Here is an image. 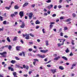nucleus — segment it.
I'll return each instance as SVG.
<instances>
[{
  "instance_id": "c85d7f7f",
  "label": "nucleus",
  "mask_w": 77,
  "mask_h": 77,
  "mask_svg": "<svg viewBox=\"0 0 77 77\" xmlns=\"http://www.w3.org/2000/svg\"><path fill=\"white\" fill-rule=\"evenodd\" d=\"M13 74L14 76L17 75V72H13Z\"/></svg>"
},
{
  "instance_id": "ddd939ff",
  "label": "nucleus",
  "mask_w": 77,
  "mask_h": 77,
  "mask_svg": "<svg viewBox=\"0 0 77 77\" xmlns=\"http://www.w3.org/2000/svg\"><path fill=\"white\" fill-rule=\"evenodd\" d=\"M59 69L61 70H63L64 68H63V67L62 66H60L59 67Z\"/></svg>"
},
{
  "instance_id": "0e129e2a",
  "label": "nucleus",
  "mask_w": 77,
  "mask_h": 77,
  "mask_svg": "<svg viewBox=\"0 0 77 77\" xmlns=\"http://www.w3.org/2000/svg\"><path fill=\"white\" fill-rule=\"evenodd\" d=\"M47 66L48 68H50V67H51V66L50 65H47Z\"/></svg>"
},
{
  "instance_id": "de8ad7c7",
  "label": "nucleus",
  "mask_w": 77,
  "mask_h": 77,
  "mask_svg": "<svg viewBox=\"0 0 77 77\" xmlns=\"http://www.w3.org/2000/svg\"><path fill=\"white\" fill-rule=\"evenodd\" d=\"M32 7V8H34L35 6V4H33L32 5H31Z\"/></svg>"
},
{
  "instance_id": "4468645a",
  "label": "nucleus",
  "mask_w": 77,
  "mask_h": 77,
  "mask_svg": "<svg viewBox=\"0 0 77 77\" xmlns=\"http://www.w3.org/2000/svg\"><path fill=\"white\" fill-rule=\"evenodd\" d=\"M15 62H16V61L15 60H12L11 61V63L13 64H14Z\"/></svg>"
},
{
  "instance_id": "7ed1b4c3",
  "label": "nucleus",
  "mask_w": 77,
  "mask_h": 77,
  "mask_svg": "<svg viewBox=\"0 0 77 77\" xmlns=\"http://www.w3.org/2000/svg\"><path fill=\"white\" fill-rule=\"evenodd\" d=\"M24 12L23 11H20L19 13V15L20 17V18H22L24 16Z\"/></svg>"
},
{
  "instance_id": "f257e3e1",
  "label": "nucleus",
  "mask_w": 77,
  "mask_h": 77,
  "mask_svg": "<svg viewBox=\"0 0 77 77\" xmlns=\"http://www.w3.org/2000/svg\"><path fill=\"white\" fill-rule=\"evenodd\" d=\"M23 37L26 36L25 37V39H29L30 38L29 37V34H23Z\"/></svg>"
},
{
  "instance_id": "052dcab7",
  "label": "nucleus",
  "mask_w": 77,
  "mask_h": 77,
  "mask_svg": "<svg viewBox=\"0 0 77 77\" xmlns=\"http://www.w3.org/2000/svg\"><path fill=\"white\" fill-rule=\"evenodd\" d=\"M3 28H0V31H3Z\"/></svg>"
},
{
  "instance_id": "13d9d810",
  "label": "nucleus",
  "mask_w": 77,
  "mask_h": 77,
  "mask_svg": "<svg viewBox=\"0 0 77 77\" xmlns=\"http://www.w3.org/2000/svg\"><path fill=\"white\" fill-rule=\"evenodd\" d=\"M43 49V48L42 47H40L39 48V50H42V49Z\"/></svg>"
},
{
  "instance_id": "69168bd1",
  "label": "nucleus",
  "mask_w": 77,
  "mask_h": 77,
  "mask_svg": "<svg viewBox=\"0 0 77 77\" xmlns=\"http://www.w3.org/2000/svg\"><path fill=\"white\" fill-rule=\"evenodd\" d=\"M23 76H24V77H27V76H28V75H27V74H26V75H24Z\"/></svg>"
},
{
  "instance_id": "ea45409f",
  "label": "nucleus",
  "mask_w": 77,
  "mask_h": 77,
  "mask_svg": "<svg viewBox=\"0 0 77 77\" xmlns=\"http://www.w3.org/2000/svg\"><path fill=\"white\" fill-rule=\"evenodd\" d=\"M63 32H60V36H63Z\"/></svg>"
},
{
  "instance_id": "3c124183",
  "label": "nucleus",
  "mask_w": 77,
  "mask_h": 77,
  "mask_svg": "<svg viewBox=\"0 0 77 77\" xmlns=\"http://www.w3.org/2000/svg\"><path fill=\"white\" fill-rule=\"evenodd\" d=\"M67 29H68V28H67V27H65L64 28V29L65 30H67Z\"/></svg>"
},
{
  "instance_id": "f8f14e48",
  "label": "nucleus",
  "mask_w": 77,
  "mask_h": 77,
  "mask_svg": "<svg viewBox=\"0 0 77 77\" xmlns=\"http://www.w3.org/2000/svg\"><path fill=\"white\" fill-rule=\"evenodd\" d=\"M62 57V59H64L65 60H68V58L66 57L65 56H63Z\"/></svg>"
},
{
  "instance_id": "4be33fe9",
  "label": "nucleus",
  "mask_w": 77,
  "mask_h": 77,
  "mask_svg": "<svg viewBox=\"0 0 77 77\" xmlns=\"http://www.w3.org/2000/svg\"><path fill=\"white\" fill-rule=\"evenodd\" d=\"M7 41H8V42H11V40H10V39L9 38V37H8L7 38Z\"/></svg>"
},
{
  "instance_id": "f3484780",
  "label": "nucleus",
  "mask_w": 77,
  "mask_h": 77,
  "mask_svg": "<svg viewBox=\"0 0 77 77\" xmlns=\"http://www.w3.org/2000/svg\"><path fill=\"white\" fill-rule=\"evenodd\" d=\"M23 56H25V54H24V52H22V53H21L19 54L20 56H22L23 55Z\"/></svg>"
},
{
  "instance_id": "1a4fd4ad",
  "label": "nucleus",
  "mask_w": 77,
  "mask_h": 77,
  "mask_svg": "<svg viewBox=\"0 0 77 77\" xmlns=\"http://www.w3.org/2000/svg\"><path fill=\"white\" fill-rule=\"evenodd\" d=\"M53 5H51L48 7V9H50L51 8H53Z\"/></svg>"
},
{
  "instance_id": "f03ea898",
  "label": "nucleus",
  "mask_w": 77,
  "mask_h": 77,
  "mask_svg": "<svg viewBox=\"0 0 77 77\" xmlns=\"http://www.w3.org/2000/svg\"><path fill=\"white\" fill-rule=\"evenodd\" d=\"M6 54H7V52L6 51L0 53V55H3L2 57H6Z\"/></svg>"
},
{
  "instance_id": "c756f323",
  "label": "nucleus",
  "mask_w": 77,
  "mask_h": 77,
  "mask_svg": "<svg viewBox=\"0 0 77 77\" xmlns=\"http://www.w3.org/2000/svg\"><path fill=\"white\" fill-rule=\"evenodd\" d=\"M57 45H58V47H60V46H61V45H62L61 44H60V43H58Z\"/></svg>"
},
{
  "instance_id": "f704fd0d",
  "label": "nucleus",
  "mask_w": 77,
  "mask_h": 77,
  "mask_svg": "<svg viewBox=\"0 0 77 77\" xmlns=\"http://www.w3.org/2000/svg\"><path fill=\"white\" fill-rule=\"evenodd\" d=\"M74 41L73 40H72V45H74V44H75L74 43Z\"/></svg>"
},
{
  "instance_id": "2f4dec72",
  "label": "nucleus",
  "mask_w": 77,
  "mask_h": 77,
  "mask_svg": "<svg viewBox=\"0 0 77 77\" xmlns=\"http://www.w3.org/2000/svg\"><path fill=\"white\" fill-rule=\"evenodd\" d=\"M29 35L30 36H32V37H34V35H33L32 33H30Z\"/></svg>"
},
{
  "instance_id": "412c9836",
  "label": "nucleus",
  "mask_w": 77,
  "mask_h": 77,
  "mask_svg": "<svg viewBox=\"0 0 77 77\" xmlns=\"http://www.w3.org/2000/svg\"><path fill=\"white\" fill-rule=\"evenodd\" d=\"M45 57V55L44 54L42 55H41V57H41V58H44V57Z\"/></svg>"
},
{
  "instance_id": "473e14b6",
  "label": "nucleus",
  "mask_w": 77,
  "mask_h": 77,
  "mask_svg": "<svg viewBox=\"0 0 77 77\" xmlns=\"http://www.w3.org/2000/svg\"><path fill=\"white\" fill-rule=\"evenodd\" d=\"M47 3H51V0H48V1H46Z\"/></svg>"
},
{
  "instance_id": "6ab92c4d",
  "label": "nucleus",
  "mask_w": 77,
  "mask_h": 77,
  "mask_svg": "<svg viewBox=\"0 0 77 77\" xmlns=\"http://www.w3.org/2000/svg\"><path fill=\"white\" fill-rule=\"evenodd\" d=\"M10 16H11V17H12V18H13V17H15V15L14 14H11Z\"/></svg>"
},
{
  "instance_id": "4d7b16f0",
  "label": "nucleus",
  "mask_w": 77,
  "mask_h": 77,
  "mask_svg": "<svg viewBox=\"0 0 77 77\" xmlns=\"http://www.w3.org/2000/svg\"><path fill=\"white\" fill-rule=\"evenodd\" d=\"M64 38H67L68 37L66 35H64Z\"/></svg>"
},
{
  "instance_id": "774afa93",
  "label": "nucleus",
  "mask_w": 77,
  "mask_h": 77,
  "mask_svg": "<svg viewBox=\"0 0 77 77\" xmlns=\"http://www.w3.org/2000/svg\"><path fill=\"white\" fill-rule=\"evenodd\" d=\"M5 42V40H2V42Z\"/></svg>"
},
{
  "instance_id": "bb28decb",
  "label": "nucleus",
  "mask_w": 77,
  "mask_h": 77,
  "mask_svg": "<svg viewBox=\"0 0 77 77\" xmlns=\"http://www.w3.org/2000/svg\"><path fill=\"white\" fill-rule=\"evenodd\" d=\"M15 58L16 60H20V58H18V57H15Z\"/></svg>"
},
{
  "instance_id": "79ce46f5",
  "label": "nucleus",
  "mask_w": 77,
  "mask_h": 77,
  "mask_svg": "<svg viewBox=\"0 0 77 77\" xmlns=\"http://www.w3.org/2000/svg\"><path fill=\"white\" fill-rule=\"evenodd\" d=\"M3 24H6V21H4L3 22Z\"/></svg>"
},
{
  "instance_id": "5701e85b",
  "label": "nucleus",
  "mask_w": 77,
  "mask_h": 77,
  "mask_svg": "<svg viewBox=\"0 0 77 77\" xmlns=\"http://www.w3.org/2000/svg\"><path fill=\"white\" fill-rule=\"evenodd\" d=\"M17 38H18V37H15L13 40V41H16L17 39Z\"/></svg>"
},
{
  "instance_id": "2eb2a0df",
  "label": "nucleus",
  "mask_w": 77,
  "mask_h": 77,
  "mask_svg": "<svg viewBox=\"0 0 77 77\" xmlns=\"http://www.w3.org/2000/svg\"><path fill=\"white\" fill-rule=\"evenodd\" d=\"M12 46L11 45H9L8 46V50H9L10 51H11V50L12 49Z\"/></svg>"
},
{
  "instance_id": "9b49d317",
  "label": "nucleus",
  "mask_w": 77,
  "mask_h": 77,
  "mask_svg": "<svg viewBox=\"0 0 77 77\" xmlns=\"http://www.w3.org/2000/svg\"><path fill=\"white\" fill-rule=\"evenodd\" d=\"M29 5V3H25V4L23 5V7H25L26 6H27V5Z\"/></svg>"
},
{
  "instance_id": "9d476101",
  "label": "nucleus",
  "mask_w": 77,
  "mask_h": 77,
  "mask_svg": "<svg viewBox=\"0 0 77 77\" xmlns=\"http://www.w3.org/2000/svg\"><path fill=\"white\" fill-rule=\"evenodd\" d=\"M8 69L9 70L11 69V71H14V69H13V68H12V67L11 66L8 67Z\"/></svg>"
},
{
  "instance_id": "5fc2aeb1",
  "label": "nucleus",
  "mask_w": 77,
  "mask_h": 77,
  "mask_svg": "<svg viewBox=\"0 0 77 77\" xmlns=\"http://www.w3.org/2000/svg\"><path fill=\"white\" fill-rule=\"evenodd\" d=\"M60 20H63V17H60Z\"/></svg>"
},
{
  "instance_id": "4c0bfd02",
  "label": "nucleus",
  "mask_w": 77,
  "mask_h": 77,
  "mask_svg": "<svg viewBox=\"0 0 77 77\" xmlns=\"http://www.w3.org/2000/svg\"><path fill=\"white\" fill-rule=\"evenodd\" d=\"M37 56L39 57H41V54H37Z\"/></svg>"
},
{
  "instance_id": "6e6d98bb",
  "label": "nucleus",
  "mask_w": 77,
  "mask_h": 77,
  "mask_svg": "<svg viewBox=\"0 0 77 77\" xmlns=\"http://www.w3.org/2000/svg\"><path fill=\"white\" fill-rule=\"evenodd\" d=\"M20 42L22 43V44L24 43V42L23 41V40H21L20 41Z\"/></svg>"
},
{
  "instance_id": "864d4df0",
  "label": "nucleus",
  "mask_w": 77,
  "mask_h": 77,
  "mask_svg": "<svg viewBox=\"0 0 77 77\" xmlns=\"http://www.w3.org/2000/svg\"><path fill=\"white\" fill-rule=\"evenodd\" d=\"M57 54H54L53 55V56L54 57H57Z\"/></svg>"
},
{
  "instance_id": "0eeeda50",
  "label": "nucleus",
  "mask_w": 77,
  "mask_h": 77,
  "mask_svg": "<svg viewBox=\"0 0 77 77\" xmlns=\"http://www.w3.org/2000/svg\"><path fill=\"white\" fill-rule=\"evenodd\" d=\"M51 71L53 74H54L55 72H56V69H52L51 70Z\"/></svg>"
},
{
  "instance_id": "423d86ee",
  "label": "nucleus",
  "mask_w": 77,
  "mask_h": 77,
  "mask_svg": "<svg viewBox=\"0 0 77 77\" xmlns=\"http://www.w3.org/2000/svg\"><path fill=\"white\" fill-rule=\"evenodd\" d=\"M60 58V56H58L57 57H55L54 59V60H58V59H59Z\"/></svg>"
},
{
  "instance_id": "bf43d9fd",
  "label": "nucleus",
  "mask_w": 77,
  "mask_h": 77,
  "mask_svg": "<svg viewBox=\"0 0 77 77\" xmlns=\"http://www.w3.org/2000/svg\"><path fill=\"white\" fill-rule=\"evenodd\" d=\"M50 28H52L53 27V25L50 24Z\"/></svg>"
},
{
  "instance_id": "dca6fc26",
  "label": "nucleus",
  "mask_w": 77,
  "mask_h": 77,
  "mask_svg": "<svg viewBox=\"0 0 77 77\" xmlns=\"http://www.w3.org/2000/svg\"><path fill=\"white\" fill-rule=\"evenodd\" d=\"M11 8V5H10L9 7H6L5 8L6 9L9 10L10 9V8Z\"/></svg>"
},
{
  "instance_id": "338daca9",
  "label": "nucleus",
  "mask_w": 77,
  "mask_h": 77,
  "mask_svg": "<svg viewBox=\"0 0 77 77\" xmlns=\"http://www.w3.org/2000/svg\"><path fill=\"white\" fill-rule=\"evenodd\" d=\"M62 28H60L59 29V32H62Z\"/></svg>"
},
{
  "instance_id": "7c9ffc66",
  "label": "nucleus",
  "mask_w": 77,
  "mask_h": 77,
  "mask_svg": "<svg viewBox=\"0 0 77 77\" xmlns=\"http://www.w3.org/2000/svg\"><path fill=\"white\" fill-rule=\"evenodd\" d=\"M0 21H3V17L0 16Z\"/></svg>"
},
{
  "instance_id": "603ef678",
  "label": "nucleus",
  "mask_w": 77,
  "mask_h": 77,
  "mask_svg": "<svg viewBox=\"0 0 77 77\" xmlns=\"http://www.w3.org/2000/svg\"><path fill=\"white\" fill-rule=\"evenodd\" d=\"M58 8L59 9H60L62 8V6L61 5H59L58 6Z\"/></svg>"
},
{
  "instance_id": "a211bd4d",
  "label": "nucleus",
  "mask_w": 77,
  "mask_h": 77,
  "mask_svg": "<svg viewBox=\"0 0 77 77\" xmlns=\"http://www.w3.org/2000/svg\"><path fill=\"white\" fill-rule=\"evenodd\" d=\"M35 24H40V22L39 21V20H37L35 22Z\"/></svg>"
},
{
  "instance_id": "37998d69",
  "label": "nucleus",
  "mask_w": 77,
  "mask_h": 77,
  "mask_svg": "<svg viewBox=\"0 0 77 77\" xmlns=\"http://www.w3.org/2000/svg\"><path fill=\"white\" fill-rule=\"evenodd\" d=\"M56 16V14H54L52 15V17H55Z\"/></svg>"
},
{
  "instance_id": "393cba45",
  "label": "nucleus",
  "mask_w": 77,
  "mask_h": 77,
  "mask_svg": "<svg viewBox=\"0 0 77 77\" xmlns=\"http://www.w3.org/2000/svg\"><path fill=\"white\" fill-rule=\"evenodd\" d=\"M65 51L66 53H69V49H68V48H67L66 50H65Z\"/></svg>"
},
{
  "instance_id": "a878e982",
  "label": "nucleus",
  "mask_w": 77,
  "mask_h": 77,
  "mask_svg": "<svg viewBox=\"0 0 77 77\" xmlns=\"http://www.w3.org/2000/svg\"><path fill=\"white\" fill-rule=\"evenodd\" d=\"M14 8H15V9H18V8H19V7H18V6H17V5H15L14 6Z\"/></svg>"
},
{
  "instance_id": "c03bdc74",
  "label": "nucleus",
  "mask_w": 77,
  "mask_h": 77,
  "mask_svg": "<svg viewBox=\"0 0 77 77\" xmlns=\"http://www.w3.org/2000/svg\"><path fill=\"white\" fill-rule=\"evenodd\" d=\"M25 68L27 70L29 69V66H26Z\"/></svg>"
},
{
  "instance_id": "b1692460",
  "label": "nucleus",
  "mask_w": 77,
  "mask_h": 77,
  "mask_svg": "<svg viewBox=\"0 0 77 77\" xmlns=\"http://www.w3.org/2000/svg\"><path fill=\"white\" fill-rule=\"evenodd\" d=\"M16 48V50H17V51H19V50H20V47H19L18 46H17Z\"/></svg>"
},
{
  "instance_id": "20e7f679",
  "label": "nucleus",
  "mask_w": 77,
  "mask_h": 77,
  "mask_svg": "<svg viewBox=\"0 0 77 77\" xmlns=\"http://www.w3.org/2000/svg\"><path fill=\"white\" fill-rule=\"evenodd\" d=\"M33 16V13H29V20H31Z\"/></svg>"
},
{
  "instance_id": "a18cd8bd",
  "label": "nucleus",
  "mask_w": 77,
  "mask_h": 77,
  "mask_svg": "<svg viewBox=\"0 0 77 77\" xmlns=\"http://www.w3.org/2000/svg\"><path fill=\"white\" fill-rule=\"evenodd\" d=\"M55 24V23L53 22H51L50 23V24L51 25H52V24Z\"/></svg>"
},
{
  "instance_id": "aec40b11",
  "label": "nucleus",
  "mask_w": 77,
  "mask_h": 77,
  "mask_svg": "<svg viewBox=\"0 0 77 77\" xmlns=\"http://www.w3.org/2000/svg\"><path fill=\"white\" fill-rule=\"evenodd\" d=\"M45 42L46 45H47V46L48 45V41H46Z\"/></svg>"
},
{
  "instance_id": "a19ab883",
  "label": "nucleus",
  "mask_w": 77,
  "mask_h": 77,
  "mask_svg": "<svg viewBox=\"0 0 77 77\" xmlns=\"http://www.w3.org/2000/svg\"><path fill=\"white\" fill-rule=\"evenodd\" d=\"M33 60H34V61L38 62L39 60L38 59H34Z\"/></svg>"
},
{
  "instance_id": "09e8293b",
  "label": "nucleus",
  "mask_w": 77,
  "mask_h": 77,
  "mask_svg": "<svg viewBox=\"0 0 77 77\" xmlns=\"http://www.w3.org/2000/svg\"><path fill=\"white\" fill-rule=\"evenodd\" d=\"M14 14L15 15H17L18 14V12H14Z\"/></svg>"
},
{
  "instance_id": "6e6552de",
  "label": "nucleus",
  "mask_w": 77,
  "mask_h": 77,
  "mask_svg": "<svg viewBox=\"0 0 77 77\" xmlns=\"http://www.w3.org/2000/svg\"><path fill=\"white\" fill-rule=\"evenodd\" d=\"M25 26V24L23 22L22 23L21 25L20 26L21 28H24Z\"/></svg>"
},
{
  "instance_id": "8fccbe9b",
  "label": "nucleus",
  "mask_w": 77,
  "mask_h": 77,
  "mask_svg": "<svg viewBox=\"0 0 77 77\" xmlns=\"http://www.w3.org/2000/svg\"><path fill=\"white\" fill-rule=\"evenodd\" d=\"M76 66V64L74 63L72 65V66Z\"/></svg>"
},
{
  "instance_id": "cd10ccee",
  "label": "nucleus",
  "mask_w": 77,
  "mask_h": 77,
  "mask_svg": "<svg viewBox=\"0 0 77 77\" xmlns=\"http://www.w3.org/2000/svg\"><path fill=\"white\" fill-rule=\"evenodd\" d=\"M71 18L68 19H67L66 20V22H68V21H71Z\"/></svg>"
},
{
  "instance_id": "72a5a7b5",
  "label": "nucleus",
  "mask_w": 77,
  "mask_h": 77,
  "mask_svg": "<svg viewBox=\"0 0 77 77\" xmlns=\"http://www.w3.org/2000/svg\"><path fill=\"white\" fill-rule=\"evenodd\" d=\"M72 16L73 17H75L76 15L75 13H73L72 14Z\"/></svg>"
},
{
  "instance_id": "680f3d73",
  "label": "nucleus",
  "mask_w": 77,
  "mask_h": 77,
  "mask_svg": "<svg viewBox=\"0 0 77 77\" xmlns=\"http://www.w3.org/2000/svg\"><path fill=\"white\" fill-rule=\"evenodd\" d=\"M28 55L29 56H32V54L30 53H29L28 54Z\"/></svg>"
},
{
  "instance_id": "58836bf2",
  "label": "nucleus",
  "mask_w": 77,
  "mask_h": 77,
  "mask_svg": "<svg viewBox=\"0 0 77 77\" xmlns=\"http://www.w3.org/2000/svg\"><path fill=\"white\" fill-rule=\"evenodd\" d=\"M45 29H42V32H43V33H45Z\"/></svg>"
},
{
  "instance_id": "e2e57ef3",
  "label": "nucleus",
  "mask_w": 77,
  "mask_h": 77,
  "mask_svg": "<svg viewBox=\"0 0 77 77\" xmlns=\"http://www.w3.org/2000/svg\"><path fill=\"white\" fill-rule=\"evenodd\" d=\"M54 8L55 9H56L57 8V5H55Z\"/></svg>"
},
{
  "instance_id": "c9c22d12",
  "label": "nucleus",
  "mask_w": 77,
  "mask_h": 77,
  "mask_svg": "<svg viewBox=\"0 0 77 77\" xmlns=\"http://www.w3.org/2000/svg\"><path fill=\"white\" fill-rule=\"evenodd\" d=\"M43 15L44 16H47L48 15V14L46 13H44Z\"/></svg>"
},
{
  "instance_id": "39448f33",
  "label": "nucleus",
  "mask_w": 77,
  "mask_h": 77,
  "mask_svg": "<svg viewBox=\"0 0 77 77\" xmlns=\"http://www.w3.org/2000/svg\"><path fill=\"white\" fill-rule=\"evenodd\" d=\"M48 50H41L40 51V52H41V53H47V52H48Z\"/></svg>"
},
{
  "instance_id": "e433bc0d",
  "label": "nucleus",
  "mask_w": 77,
  "mask_h": 77,
  "mask_svg": "<svg viewBox=\"0 0 77 77\" xmlns=\"http://www.w3.org/2000/svg\"><path fill=\"white\" fill-rule=\"evenodd\" d=\"M69 56H73V54L71 52L70 54H69Z\"/></svg>"
},
{
  "instance_id": "49530a36",
  "label": "nucleus",
  "mask_w": 77,
  "mask_h": 77,
  "mask_svg": "<svg viewBox=\"0 0 77 77\" xmlns=\"http://www.w3.org/2000/svg\"><path fill=\"white\" fill-rule=\"evenodd\" d=\"M32 48H29V49L28 50L30 52V51H32Z\"/></svg>"
}]
</instances>
